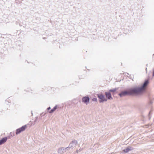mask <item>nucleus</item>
I'll list each match as a JSON object with an SVG mask.
<instances>
[{"mask_svg":"<svg viewBox=\"0 0 154 154\" xmlns=\"http://www.w3.org/2000/svg\"><path fill=\"white\" fill-rule=\"evenodd\" d=\"M10 135H11L12 137L14 136V132L13 133V132H11L10 133Z\"/></svg>","mask_w":154,"mask_h":154,"instance_id":"dca6fc26","label":"nucleus"},{"mask_svg":"<svg viewBox=\"0 0 154 154\" xmlns=\"http://www.w3.org/2000/svg\"><path fill=\"white\" fill-rule=\"evenodd\" d=\"M154 56V54H153L152 55V56L153 57Z\"/></svg>","mask_w":154,"mask_h":154,"instance_id":"b1692460","label":"nucleus"},{"mask_svg":"<svg viewBox=\"0 0 154 154\" xmlns=\"http://www.w3.org/2000/svg\"><path fill=\"white\" fill-rule=\"evenodd\" d=\"M76 152L77 153L78 152V150H76Z\"/></svg>","mask_w":154,"mask_h":154,"instance_id":"5701e85b","label":"nucleus"},{"mask_svg":"<svg viewBox=\"0 0 154 154\" xmlns=\"http://www.w3.org/2000/svg\"><path fill=\"white\" fill-rule=\"evenodd\" d=\"M104 93L106 96V97L107 99V100H108L112 99V97L110 92H105Z\"/></svg>","mask_w":154,"mask_h":154,"instance_id":"0eeeda50","label":"nucleus"},{"mask_svg":"<svg viewBox=\"0 0 154 154\" xmlns=\"http://www.w3.org/2000/svg\"><path fill=\"white\" fill-rule=\"evenodd\" d=\"M134 149L133 147L131 146H128L126 147L125 149L122 150V152L125 153H127Z\"/></svg>","mask_w":154,"mask_h":154,"instance_id":"423d86ee","label":"nucleus"},{"mask_svg":"<svg viewBox=\"0 0 154 154\" xmlns=\"http://www.w3.org/2000/svg\"><path fill=\"white\" fill-rule=\"evenodd\" d=\"M152 77H153L154 76V68H153L152 69Z\"/></svg>","mask_w":154,"mask_h":154,"instance_id":"f3484780","label":"nucleus"},{"mask_svg":"<svg viewBox=\"0 0 154 154\" xmlns=\"http://www.w3.org/2000/svg\"><path fill=\"white\" fill-rule=\"evenodd\" d=\"M97 96L98 98V101L100 103H102L107 101L105 95L102 93L97 94Z\"/></svg>","mask_w":154,"mask_h":154,"instance_id":"f03ea898","label":"nucleus"},{"mask_svg":"<svg viewBox=\"0 0 154 154\" xmlns=\"http://www.w3.org/2000/svg\"><path fill=\"white\" fill-rule=\"evenodd\" d=\"M43 116H43H40L39 118H40V119H42V117L43 116Z\"/></svg>","mask_w":154,"mask_h":154,"instance_id":"412c9836","label":"nucleus"},{"mask_svg":"<svg viewBox=\"0 0 154 154\" xmlns=\"http://www.w3.org/2000/svg\"><path fill=\"white\" fill-rule=\"evenodd\" d=\"M150 77L148 76L140 85L134 86L122 91L118 95L122 97L127 96H135L138 95L142 91L146 92L147 90L150 83Z\"/></svg>","mask_w":154,"mask_h":154,"instance_id":"f257e3e1","label":"nucleus"},{"mask_svg":"<svg viewBox=\"0 0 154 154\" xmlns=\"http://www.w3.org/2000/svg\"><path fill=\"white\" fill-rule=\"evenodd\" d=\"M45 113V112H42V113L41 114L40 116H43L44 114Z\"/></svg>","mask_w":154,"mask_h":154,"instance_id":"aec40b11","label":"nucleus"},{"mask_svg":"<svg viewBox=\"0 0 154 154\" xmlns=\"http://www.w3.org/2000/svg\"><path fill=\"white\" fill-rule=\"evenodd\" d=\"M59 108V105H56L53 109H51L50 111V114H52L54 113L57 109Z\"/></svg>","mask_w":154,"mask_h":154,"instance_id":"6e6552de","label":"nucleus"},{"mask_svg":"<svg viewBox=\"0 0 154 154\" xmlns=\"http://www.w3.org/2000/svg\"><path fill=\"white\" fill-rule=\"evenodd\" d=\"M6 137H7V139H11V138L12 137V135H10L9 136H7Z\"/></svg>","mask_w":154,"mask_h":154,"instance_id":"a211bd4d","label":"nucleus"},{"mask_svg":"<svg viewBox=\"0 0 154 154\" xmlns=\"http://www.w3.org/2000/svg\"><path fill=\"white\" fill-rule=\"evenodd\" d=\"M78 143V142L76 140H72L69 144L68 147L66 148V149L68 150L70 149H72Z\"/></svg>","mask_w":154,"mask_h":154,"instance_id":"7ed1b4c3","label":"nucleus"},{"mask_svg":"<svg viewBox=\"0 0 154 154\" xmlns=\"http://www.w3.org/2000/svg\"><path fill=\"white\" fill-rule=\"evenodd\" d=\"M66 149V148L63 147H60L57 150V152L59 153L62 154L63 153V151Z\"/></svg>","mask_w":154,"mask_h":154,"instance_id":"9d476101","label":"nucleus"},{"mask_svg":"<svg viewBox=\"0 0 154 154\" xmlns=\"http://www.w3.org/2000/svg\"><path fill=\"white\" fill-rule=\"evenodd\" d=\"M32 113V115H33V114H32V113Z\"/></svg>","mask_w":154,"mask_h":154,"instance_id":"a878e982","label":"nucleus"},{"mask_svg":"<svg viewBox=\"0 0 154 154\" xmlns=\"http://www.w3.org/2000/svg\"><path fill=\"white\" fill-rule=\"evenodd\" d=\"M147 68L146 67V72H147Z\"/></svg>","mask_w":154,"mask_h":154,"instance_id":"4be33fe9","label":"nucleus"},{"mask_svg":"<svg viewBox=\"0 0 154 154\" xmlns=\"http://www.w3.org/2000/svg\"><path fill=\"white\" fill-rule=\"evenodd\" d=\"M38 117H36V118H35V120L34 122H36L38 120Z\"/></svg>","mask_w":154,"mask_h":154,"instance_id":"6ab92c4d","label":"nucleus"},{"mask_svg":"<svg viewBox=\"0 0 154 154\" xmlns=\"http://www.w3.org/2000/svg\"><path fill=\"white\" fill-rule=\"evenodd\" d=\"M51 108L50 106H49L47 108L46 110L45 111V113L43 115V116H45V114H47L48 113H50V111Z\"/></svg>","mask_w":154,"mask_h":154,"instance_id":"9b49d317","label":"nucleus"},{"mask_svg":"<svg viewBox=\"0 0 154 154\" xmlns=\"http://www.w3.org/2000/svg\"><path fill=\"white\" fill-rule=\"evenodd\" d=\"M119 88H115L113 89H111L109 90V91L110 92H115L118 90Z\"/></svg>","mask_w":154,"mask_h":154,"instance_id":"f8f14e48","label":"nucleus"},{"mask_svg":"<svg viewBox=\"0 0 154 154\" xmlns=\"http://www.w3.org/2000/svg\"><path fill=\"white\" fill-rule=\"evenodd\" d=\"M153 111V109H151L150 111H149V114H148V117H149V119H150V118H151V115L152 114V112Z\"/></svg>","mask_w":154,"mask_h":154,"instance_id":"ddd939ff","label":"nucleus"},{"mask_svg":"<svg viewBox=\"0 0 154 154\" xmlns=\"http://www.w3.org/2000/svg\"><path fill=\"white\" fill-rule=\"evenodd\" d=\"M7 140V137H5L0 140V145L4 144Z\"/></svg>","mask_w":154,"mask_h":154,"instance_id":"1a4fd4ad","label":"nucleus"},{"mask_svg":"<svg viewBox=\"0 0 154 154\" xmlns=\"http://www.w3.org/2000/svg\"><path fill=\"white\" fill-rule=\"evenodd\" d=\"M149 104L150 105H151L153 103L152 101L151 100L150 96H149Z\"/></svg>","mask_w":154,"mask_h":154,"instance_id":"4468645a","label":"nucleus"},{"mask_svg":"<svg viewBox=\"0 0 154 154\" xmlns=\"http://www.w3.org/2000/svg\"><path fill=\"white\" fill-rule=\"evenodd\" d=\"M27 128V125H25L22 126L20 128L17 129L16 131V134L18 135L21 132L24 131Z\"/></svg>","mask_w":154,"mask_h":154,"instance_id":"20e7f679","label":"nucleus"},{"mask_svg":"<svg viewBox=\"0 0 154 154\" xmlns=\"http://www.w3.org/2000/svg\"><path fill=\"white\" fill-rule=\"evenodd\" d=\"M82 102L87 104L89 103L90 98L88 96L83 97L82 98Z\"/></svg>","mask_w":154,"mask_h":154,"instance_id":"39448f33","label":"nucleus"},{"mask_svg":"<svg viewBox=\"0 0 154 154\" xmlns=\"http://www.w3.org/2000/svg\"><path fill=\"white\" fill-rule=\"evenodd\" d=\"M92 100L93 101L97 102V99L96 97H95L93 98Z\"/></svg>","mask_w":154,"mask_h":154,"instance_id":"2eb2a0df","label":"nucleus"},{"mask_svg":"<svg viewBox=\"0 0 154 154\" xmlns=\"http://www.w3.org/2000/svg\"><path fill=\"white\" fill-rule=\"evenodd\" d=\"M147 65H148V64H147L146 65V66H147Z\"/></svg>","mask_w":154,"mask_h":154,"instance_id":"393cba45","label":"nucleus"}]
</instances>
